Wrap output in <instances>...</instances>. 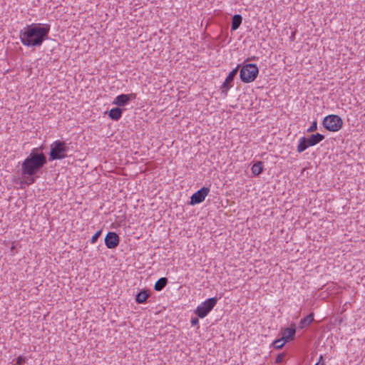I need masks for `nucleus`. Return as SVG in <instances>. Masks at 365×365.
Returning a JSON list of instances; mask_svg holds the SVG:
<instances>
[{
  "label": "nucleus",
  "instance_id": "nucleus-1",
  "mask_svg": "<svg viewBox=\"0 0 365 365\" xmlns=\"http://www.w3.org/2000/svg\"><path fill=\"white\" fill-rule=\"evenodd\" d=\"M49 31V24H31L20 31L19 37L23 45L39 47L48 38Z\"/></svg>",
  "mask_w": 365,
  "mask_h": 365
},
{
  "label": "nucleus",
  "instance_id": "nucleus-2",
  "mask_svg": "<svg viewBox=\"0 0 365 365\" xmlns=\"http://www.w3.org/2000/svg\"><path fill=\"white\" fill-rule=\"evenodd\" d=\"M43 147L34 148L21 163L22 177L35 175L46 164L47 159L42 152Z\"/></svg>",
  "mask_w": 365,
  "mask_h": 365
},
{
  "label": "nucleus",
  "instance_id": "nucleus-3",
  "mask_svg": "<svg viewBox=\"0 0 365 365\" xmlns=\"http://www.w3.org/2000/svg\"><path fill=\"white\" fill-rule=\"evenodd\" d=\"M49 153L50 161L55 160H61L66 158L68 151V147L65 141L56 140L51 145Z\"/></svg>",
  "mask_w": 365,
  "mask_h": 365
},
{
  "label": "nucleus",
  "instance_id": "nucleus-4",
  "mask_svg": "<svg viewBox=\"0 0 365 365\" xmlns=\"http://www.w3.org/2000/svg\"><path fill=\"white\" fill-rule=\"evenodd\" d=\"M259 73V68L255 63L244 65L240 71V78L243 83H248L254 81Z\"/></svg>",
  "mask_w": 365,
  "mask_h": 365
},
{
  "label": "nucleus",
  "instance_id": "nucleus-5",
  "mask_svg": "<svg viewBox=\"0 0 365 365\" xmlns=\"http://www.w3.org/2000/svg\"><path fill=\"white\" fill-rule=\"evenodd\" d=\"M322 125L326 130L336 132L342 128L343 120L337 115H329L323 119Z\"/></svg>",
  "mask_w": 365,
  "mask_h": 365
},
{
  "label": "nucleus",
  "instance_id": "nucleus-6",
  "mask_svg": "<svg viewBox=\"0 0 365 365\" xmlns=\"http://www.w3.org/2000/svg\"><path fill=\"white\" fill-rule=\"evenodd\" d=\"M217 302L216 297H211L205 300L200 304L196 310L195 314L200 318H204L214 308Z\"/></svg>",
  "mask_w": 365,
  "mask_h": 365
},
{
  "label": "nucleus",
  "instance_id": "nucleus-7",
  "mask_svg": "<svg viewBox=\"0 0 365 365\" xmlns=\"http://www.w3.org/2000/svg\"><path fill=\"white\" fill-rule=\"evenodd\" d=\"M240 67V65L238 64L234 69H232L229 73V74L227 75L225 81L222 84V86L220 87V90H221L222 93H224L225 96L227 95L228 90L232 87L234 79L238 73Z\"/></svg>",
  "mask_w": 365,
  "mask_h": 365
},
{
  "label": "nucleus",
  "instance_id": "nucleus-8",
  "mask_svg": "<svg viewBox=\"0 0 365 365\" xmlns=\"http://www.w3.org/2000/svg\"><path fill=\"white\" fill-rule=\"evenodd\" d=\"M209 192L210 189L208 187H202L191 196L190 205H195L203 202Z\"/></svg>",
  "mask_w": 365,
  "mask_h": 365
},
{
  "label": "nucleus",
  "instance_id": "nucleus-9",
  "mask_svg": "<svg viewBox=\"0 0 365 365\" xmlns=\"http://www.w3.org/2000/svg\"><path fill=\"white\" fill-rule=\"evenodd\" d=\"M105 245L108 249H114L120 242V237L115 232H108L104 239Z\"/></svg>",
  "mask_w": 365,
  "mask_h": 365
},
{
  "label": "nucleus",
  "instance_id": "nucleus-10",
  "mask_svg": "<svg viewBox=\"0 0 365 365\" xmlns=\"http://www.w3.org/2000/svg\"><path fill=\"white\" fill-rule=\"evenodd\" d=\"M137 97L136 93H131L130 94H120L115 97L113 104L117 105L118 106H125L131 100L135 99Z\"/></svg>",
  "mask_w": 365,
  "mask_h": 365
},
{
  "label": "nucleus",
  "instance_id": "nucleus-11",
  "mask_svg": "<svg viewBox=\"0 0 365 365\" xmlns=\"http://www.w3.org/2000/svg\"><path fill=\"white\" fill-rule=\"evenodd\" d=\"M324 139V135L320 133L312 134L309 138H307L308 145L314 146Z\"/></svg>",
  "mask_w": 365,
  "mask_h": 365
},
{
  "label": "nucleus",
  "instance_id": "nucleus-12",
  "mask_svg": "<svg viewBox=\"0 0 365 365\" xmlns=\"http://www.w3.org/2000/svg\"><path fill=\"white\" fill-rule=\"evenodd\" d=\"M296 333V329L294 326L293 327H287L283 329L282 331V339H284V341H289L294 339Z\"/></svg>",
  "mask_w": 365,
  "mask_h": 365
},
{
  "label": "nucleus",
  "instance_id": "nucleus-13",
  "mask_svg": "<svg viewBox=\"0 0 365 365\" xmlns=\"http://www.w3.org/2000/svg\"><path fill=\"white\" fill-rule=\"evenodd\" d=\"M150 297V291L148 289H143L139 292L135 296V302L138 304H143L146 302L147 299Z\"/></svg>",
  "mask_w": 365,
  "mask_h": 365
},
{
  "label": "nucleus",
  "instance_id": "nucleus-14",
  "mask_svg": "<svg viewBox=\"0 0 365 365\" xmlns=\"http://www.w3.org/2000/svg\"><path fill=\"white\" fill-rule=\"evenodd\" d=\"M123 110L119 107L113 108L108 112V116L113 120H118L121 118Z\"/></svg>",
  "mask_w": 365,
  "mask_h": 365
},
{
  "label": "nucleus",
  "instance_id": "nucleus-15",
  "mask_svg": "<svg viewBox=\"0 0 365 365\" xmlns=\"http://www.w3.org/2000/svg\"><path fill=\"white\" fill-rule=\"evenodd\" d=\"M314 320V314L310 313L303 319H302L299 324V328L304 329L309 326Z\"/></svg>",
  "mask_w": 365,
  "mask_h": 365
},
{
  "label": "nucleus",
  "instance_id": "nucleus-16",
  "mask_svg": "<svg viewBox=\"0 0 365 365\" xmlns=\"http://www.w3.org/2000/svg\"><path fill=\"white\" fill-rule=\"evenodd\" d=\"M242 17L240 14H235L232 16L231 29L232 31L237 30L241 25Z\"/></svg>",
  "mask_w": 365,
  "mask_h": 365
},
{
  "label": "nucleus",
  "instance_id": "nucleus-17",
  "mask_svg": "<svg viewBox=\"0 0 365 365\" xmlns=\"http://www.w3.org/2000/svg\"><path fill=\"white\" fill-rule=\"evenodd\" d=\"M308 141L307 140V138L306 137H302L299 138V144L297 145V150L298 153H302L304 152L307 148H308L309 147H310L309 145H308Z\"/></svg>",
  "mask_w": 365,
  "mask_h": 365
},
{
  "label": "nucleus",
  "instance_id": "nucleus-18",
  "mask_svg": "<svg viewBox=\"0 0 365 365\" xmlns=\"http://www.w3.org/2000/svg\"><path fill=\"white\" fill-rule=\"evenodd\" d=\"M168 280L166 277L160 278L155 284L154 289L155 291H161L167 285Z\"/></svg>",
  "mask_w": 365,
  "mask_h": 365
},
{
  "label": "nucleus",
  "instance_id": "nucleus-19",
  "mask_svg": "<svg viewBox=\"0 0 365 365\" xmlns=\"http://www.w3.org/2000/svg\"><path fill=\"white\" fill-rule=\"evenodd\" d=\"M251 170H252V173H253L254 175H255V176L259 175L263 171L262 162L258 161V162L254 163L253 165L252 166Z\"/></svg>",
  "mask_w": 365,
  "mask_h": 365
},
{
  "label": "nucleus",
  "instance_id": "nucleus-20",
  "mask_svg": "<svg viewBox=\"0 0 365 365\" xmlns=\"http://www.w3.org/2000/svg\"><path fill=\"white\" fill-rule=\"evenodd\" d=\"M286 341H284V339H282V337L281 339H276L273 341L272 346L276 349H282Z\"/></svg>",
  "mask_w": 365,
  "mask_h": 365
},
{
  "label": "nucleus",
  "instance_id": "nucleus-21",
  "mask_svg": "<svg viewBox=\"0 0 365 365\" xmlns=\"http://www.w3.org/2000/svg\"><path fill=\"white\" fill-rule=\"evenodd\" d=\"M24 178L26 179L24 182H21V183H24L27 185H31L34 183L36 180V178L34 175H26V177H23Z\"/></svg>",
  "mask_w": 365,
  "mask_h": 365
},
{
  "label": "nucleus",
  "instance_id": "nucleus-22",
  "mask_svg": "<svg viewBox=\"0 0 365 365\" xmlns=\"http://www.w3.org/2000/svg\"><path fill=\"white\" fill-rule=\"evenodd\" d=\"M101 232L102 231L101 230H98L93 235V237H91V244H94L96 242V241L98 240V237L101 235Z\"/></svg>",
  "mask_w": 365,
  "mask_h": 365
},
{
  "label": "nucleus",
  "instance_id": "nucleus-23",
  "mask_svg": "<svg viewBox=\"0 0 365 365\" xmlns=\"http://www.w3.org/2000/svg\"><path fill=\"white\" fill-rule=\"evenodd\" d=\"M317 129V121L312 122V125L309 126V128L307 129V132L312 133L315 131Z\"/></svg>",
  "mask_w": 365,
  "mask_h": 365
},
{
  "label": "nucleus",
  "instance_id": "nucleus-24",
  "mask_svg": "<svg viewBox=\"0 0 365 365\" xmlns=\"http://www.w3.org/2000/svg\"><path fill=\"white\" fill-rule=\"evenodd\" d=\"M25 362V358L22 357V356H19L17 359H16V365H23V364Z\"/></svg>",
  "mask_w": 365,
  "mask_h": 365
},
{
  "label": "nucleus",
  "instance_id": "nucleus-25",
  "mask_svg": "<svg viewBox=\"0 0 365 365\" xmlns=\"http://www.w3.org/2000/svg\"><path fill=\"white\" fill-rule=\"evenodd\" d=\"M191 325L192 326H197L199 323V320L197 317H192L191 319Z\"/></svg>",
  "mask_w": 365,
  "mask_h": 365
},
{
  "label": "nucleus",
  "instance_id": "nucleus-26",
  "mask_svg": "<svg viewBox=\"0 0 365 365\" xmlns=\"http://www.w3.org/2000/svg\"><path fill=\"white\" fill-rule=\"evenodd\" d=\"M283 359H284V354H278L277 358H276V363L279 364V363H281L283 361Z\"/></svg>",
  "mask_w": 365,
  "mask_h": 365
},
{
  "label": "nucleus",
  "instance_id": "nucleus-27",
  "mask_svg": "<svg viewBox=\"0 0 365 365\" xmlns=\"http://www.w3.org/2000/svg\"><path fill=\"white\" fill-rule=\"evenodd\" d=\"M294 38H295V33L294 32H292L291 36L289 37L290 40L292 41H293L294 40Z\"/></svg>",
  "mask_w": 365,
  "mask_h": 365
},
{
  "label": "nucleus",
  "instance_id": "nucleus-28",
  "mask_svg": "<svg viewBox=\"0 0 365 365\" xmlns=\"http://www.w3.org/2000/svg\"><path fill=\"white\" fill-rule=\"evenodd\" d=\"M315 365H325L324 361H318Z\"/></svg>",
  "mask_w": 365,
  "mask_h": 365
},
{
  "label": "nucleus",
  "instance_id": "nucleus-29",
  "mask_svg": "<svg viewBox=\"0 0 365 365\" xmlns=\"http://www.w3.org/2000/svg\"><path fill=\"white\" fill-rule=\"evenodd\" d=\"M319 361H324V357L322 355L319 356Z\"/></svg>",
  "mask_w": 365,
  "mask_h": 365
}]
</instances>
